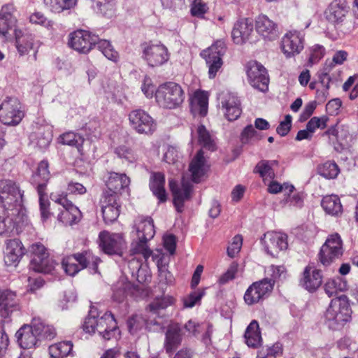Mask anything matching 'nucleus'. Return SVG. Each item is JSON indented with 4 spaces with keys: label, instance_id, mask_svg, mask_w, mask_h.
<instances>
[{
    "label": "nucleus",
    "instance_id": "2",
    "mask_svg": "<svg viewBox=\"0 0 358 358\" xmlns=\"http://www.w3.org/2000/svg\"><path fill=\"white\" fill-rule=\"evenodd\" d=\"M351 309L348 299L341 295L331 301L325 312V321L330 329H339L351 318Z\"/></svg>",
    "mask_w": 358,
    "mask_h": 358
},
{
    "label": "nucleus",
    "instance_id": "47",
    "mask_svg": "<svg viewBox=\"0 0 358 358\" xmlns=\"http://www.w3.org/2000/svg\"><path fill=\"white\" fill-rule=\"evenodd\" d=\"M199 135V142L203 148L213 151L216 149L215 143L209 131L204 125H200L197 129Z\"/></svg>",
    "mask_w": 358,
    "mask_h": 358
},
{
    "label": "nucleus",
    "instance_id": "8",
    "mask_svg": "<svg viewBox=\"0 0 358 358\" xmlns=\"http://www.w3.org/2000/svg\"><path fill=\"white\" fill-rule=\"evenodd\" d=\"M248 80L251 86L261 92L268 89L269 78L264 66L257 61L249 62L246 66Z\"/></svg>",
    "mask_w": 358,
    "mask_h": 358
},
{
    "label": "nucleus",
    "instance_id": "33",
    "mask_svg": "<svg viewBox=\"0 0 358 358\" xmlns=\"http://www.w3.org/2000/svg\"><path fill=\"white\" fill-rule=\"evenodd\" d=\"M18 305L16 294L10 290H0V308L1 315L4 317L8 316L9 313L16 308Z\"/></svg>",
    "mask_w": 358,
    "mask_h": 358
},
{
    "label": "nucleus",
    "instance_id": "26",
    "mask_svg": "<svg viewBox=\"0 0 358 358\" xmlns=\"http://www.w3.org/2000/svg\"><path fill=\"white\" fill-rule=\"evenodd\" d=\"M328 120L329 118L326 115L312 117L306 124V129L298 131L295 139L299 141L311 140L317 129H322L327 127Z\"/></svg>",
    "mask_w": 358,
    "mask_h": 358
},
{
    "label": "nucleus",
    "instance_id": "62",
    "mask_svg": "<svg viewBox=\"0 0 358 358\" xmlns=\"http://www.w3.org/2000/svg\"><path fill=\"white\" fill-rule=\"evenodd\" d=\"M325 55V48L320 45L316 44L310 48V56L309 61L312 64L318 62Z\"/></svg>",
    "mask_w": 358,
    "mask_h": 358
},
{
    "label": "nucleus",
    "instance_id": "57",
    "mask_svg": "<svg viewBox=\"0 0 358 358\" xmlns=\"http://www.w3.org/2000/svg\"><path fill=\"white\" fill-rule=\"evenodd\" d=\"M115 153L118 157L124 159L129 163H134L137 160L134 152L126 145H120L115 148Z\"/></svg>",
    "mask_w": 358,
    "mask_h": 358
},
{
    "label": "nucleus",
    "instance_id": "15",
    "mask_svg": "<svg viewBox=\"0 0 358 358\" xmlns=\"http://www.w3.org/2000/svg\"><path fill=\"white\" fill-rule=\"evenodd\" d=\"M143 57L150 66H159L169 59L167 48L161 44H150L143 50Z\"/></svg>",
    "mask_w": 358,
    "mask_h": 358
},
{
    "label": "nucleus",
    "instance_id": "30",
    "mask_svg": "<svg viewBox=\"0 0 358 358\" xmlns=\"http://www.w3.org/2000/svg\"><path fill=\"white\" fill-rule=\"evenodd\" d=\"M17 342L24 349H30L34 347L38 340L34 326L24 324L15 334Z\"/></svg>",
    "mask_w": 358,
    "mask_h": 358
},
{
    "label": "nucleus",
    "instance_id": "19",
    "mask_svg": "<svg viewBox=\"0 0 358 358\" xmlns=\"http://www.w3.org/2000/svg\"><path fill=\"white\" fill-rule=\"evenodd\" d=\"M129 184L130 179L126 174L110 172L106 181L107 189L103 193L115 195V198L119 199V195L122 194L121 191L127 188Z\"/></svg>",
    "mask_w": 358,
    "mask_h": 358
},
{
    "label": "nucleus",
    "instance_id": "25",
    "mask_svg": "<svg viewBox=\"0 0 358 358\" xmlns=\"http://www.w3.org/2000/svg\"><path fill=\"white\" fill-rule=\"evenodd\" d=\"M4 262L7 266H16L24 255V248L18 239L8 240L4 252Z\"/></svg>",
    "mask_w": 358,
    "mask_h": 358
},
{
    "label": "nucleus",
    "instance_id": "58",
    "mask_svg": "<svg viewBox=\"0 0 358 358\" xmlns=\"http://www.w3.org/2000/svg\"><path fill=\"white\" fill-rule=\"evenodd\" d=\"M24 113H0V122L8 126H16L22 120Z\"/></svg>",
    "mask_w": 358,
    "mask_h": 358
},
{
    "label": "nucleus",
    "instance_id": "6",
    "mask_svg": "<svg viewBox=\"0 0 358 358\" xmlns=\"http://www.w3.org/2000/svg\"><path fill=\"white\" fill-rule=\"evenodd\" d=\"M274 281L268 278L256 281L246 289L243 299L248 306H252L262 301L272 292Z\"/></svg>",
    "mask_w": 358,
    "mask_h": 358
},
{
    "label": "nucleus",
    "instance_id": "24",
    "mask_svg": "<svg viewBox=\"0 0 358 358\" xmlns=\"http://www.w3.org/2000/svg\"><path fill=\"white\" fill-rule=\"evenodd\" d=\"M16 9L13 3H7L0 10V35L6 36L9 30L12 29L16 22Z\"/></svg>",
    "mask_w": 358,
    "mask_h": 358
},
{
    "label": "nucleus",
    "instance_id": "23",
    "mask_svg": "<svg viewBox=\"0 0 358 358\" xmlns=\"http://www.w3.org/2000/svg\"><path fill=\"white\" fill-rule=\"evenodd\" d=\"M253 31V23L250 18H242L234 25L231 37L236 44L245 42Z\"/></svg>",
    "mask_w": 358,
    "mask_h": 358
},
{
    "label": "nucleus",
    "instance_id": "20",
    "mask_svg": "<svg viewBox=\"0 0 358 358\" xmlns=\"http://www.w3.org/2000/svg\"><path fill=\"white\" fill-rule=\"evenodd\" d=\"M182 340V329L179 324L172 323L167 327L164 348L167 354L171 355L179 347Z\"/></svg>",
    "mask_w": 358,
    "mask_h": 358
},
{
    "label": "nucleus",
    "instance_id": "18",
    "mask_svg": "<svg viewBox=\"0 0 358 358\" xmlns=\"http://www.w3.org/2000/svg\"><path fill=\"white\" fill-rule=\"evenodd\" d=\"M169 187L173 195V203L178 213L183 211L184 203L190 198L192 185L183 178L181 187H178L176 181H169Z\"/></svg>",
    "mask_w": 358,
    "mask_h": 358
},
{
    "label": "nucleus",
    "instance_id": "7",
    "mask_svg": "<svg viewBox=\"0 0 358 358\" xmlns=\"http://www.w3.org/2000/svg\"><path fill=\"white\" fill-rule=\"evenodd\" d=\"M226 51V45L224 41H217L209 48L202 52L201 55L205 58L208 67L210 78L215 77L217 71L222 67L223 62L222 57Z\"/></svg>",
    "mask_w": 358,
    "mask_h": 358
},
{
    "label": "nucleus",
    "instance_id": "14",
    "mask_svg": "<svg viewBox=\"0 0 358 358\" xmlns=\"http://www.w3.org/2000/svg\"><path fill=\"white\" fill-rule=\"evenodd\" d=\"M55 201L63 208L57 216L59 221L66 225H72L80 220L82 217L80 210L65 196L57 198Z\"/></svg>",
    "mask_w": 358,
    "mask_h": 358
},
{
    "label": "nucleus",
    "instance_id": "10",
    "mask_svg": "<svg viewBox=\"0 0 358 358\" xmlns=\"http://www.w3.org/2000/svg\"><path fill=\"white\" fill-rule=\"evenodd\" d=\"M99 245L104 253L121 256L126 244L122 234L103 231L99 234Z\"/></svg>",
    "mask_w": 358,
    "mask_h": 358
},
{
    "label": "nucleus",
    "instance_id": "16",
    "mask_svg": "<svg viewBox=\"0 0 358 358\" xmlns=\"http://www.w3.org/2000/svg\"><path fill=\"white\" fill-rule=\"evenodd\" d=\"M118 199L115 195L103 193L100 199V205L103 218L106 224H110L115 222L120 215V205L118 203Z\"/></svg>",
    "mask_w": 358,
    "mask_h": 358
},
{
    "label": "nucleus",
    "instance_id": "9",
    "mask_svg": "<svg viewBox=\"0 0 358 358\" xmlns=\"http://www.w3.org/2000/svg\"><path fill=\"white\" fill-rule=\"evenodd\" d=\"M31 251L33 255L30 263L31 269L43 273H50L54 270V262L49 258L43 245L39 243H34L31 246Z\"/></svg>",
    "mask_w": 358,
    "mask_h": 358
},
{
    "label": "nucleus",
    "instance_id": "61",
    "mask_svg": "<svg viewBox=\"0 0 358 358\" xmlns=\"http://www.w3.org/2000/svg\"><path fill=\"white\" fill-rule=\"evenodd\" d=\"M282 352V345L280 343H275L273 346L266 350V352L263 350L258 352V358L276 357Z\"/></svg>",
    "mask_w": 358,
    "mask_h": 358
},
{
    "label": "nucleus",
    "instance_id": "17",
    "mask_svg": "<svg viewBox=\"0 0 358 358\" xmlns=\"http://www.w3.org/2000/svg\"><path fill=\"white\" fill-rule=\"evenodd\" d=\"M262 243L267 253L273 257L276 256L280 251L286 250L288 246L287 235L275 231L266 233Z\"/></svg>",
    "mask_w": 358,
    "mask_h": 358
},
{
    "label": "nucleus",
    "instance_id": "48",
    "mask_svg": "<svg viewBox=\"0 0 358 358\" xmlns=\"http://www.w3.org/2000/svg\"><path fill=\"white\" fill-rule=\"evenodd\" d=\"M16 48L19 54L22 56L29 53L33 48L34 38L31 35L24 34L16 36Z\"/></svg>",
    "mask_w": 358,
    "mask_h": 358
},
{
    "label": "nucleus",
    "instance_id": "28",
    "mask_svg": "<svg viewBox=\"0 0 358 358\" xmlns=\"http://www.w3.org/2000/svg\"><path fill=\"white\" fill-rule=\"evenodd\" d=\"M322 276L319 270L310 265L305 268L301 284L306 289L314 292L322 285Z\"/></svg>",
    "mask_w": 358,
    "mask_h": 358
},
{
    "label": "nucleus",
    "instance_id": "53",
    "mask_svg": "<svg viewBox=\"0 0 358 358\" xmlns=\"http://www.w3.org/2000/svg\"><path fill=\"white\" fill-rule=\"evenodd\" d=\"M148 240H143V238H138V241L133 242L131 248V253L133 255L141 254L145 259L149 258L152 252L148 247Z\"/></svg>",
    "mask_w": 358,
    "mask_h": 358
},
{
    "label": "nucleus",
    "instance_id": "63",
    "mask_svg": "<svg viewBox=\"0 0 358 358\" xmlns=\"http://www.w3.org/2000/svg\"><path fill=\"white\" fill-rule=\"evenodd\" d=\"M238 264L233 262L227 271L220 276L219 282L222 285L226 284L229 281L235 278V275L238 271Z\"/></svg>",
    "mask_w": 358,
    "mask_h": 358
},
{
    "label": "nucleus",
    "instance_id": "35",
    "mask_svg": "<svg viewBox=\"0 0 358 358\" xmlns=\"http://www.w3.org/2000/svg\"><path fill=\"white\" fill-rule=\"evenodd\" d=\"M135 228L138 238L150 240L155 236L154 224L150 217L141 219L138 222H136Z\"/></svg>",
    "mask_w": 358,
    "mask_h": 358
},
{
    "label": "nucleus",
    "instance_id": "64",
    "mask_svg": "<svg viewBox=\"0 0 358 358\" xmlns=\"http://www.w3.org/2000/svg\"><path fill=\"white\" fill-rule=\"evenodd\" d=\"M292 117L290 115H287L282 121L280 122L278 127L276 129V132L281 136H285L291 129Z\"/></svg>",
    "mask_w": 358,
    "mask_h": 358
},
{
    "label": "nucleus",
    "instance_id": "32",
    "mask_svg": "<svg viewBox=\"0 0 358 358\" xmlns=\"http://www.w3.org/2000/svg\"><path fill=\"white\" fill-rule=\"evenodd\" d=\"M165 176L161 172H152L150 178V188L153 194L161 202L166 200V190L164 188Z\"/></svg>",
    "mask_w": 358,
    "mask_h": 358
},
{
    "label": "nucleus",
    "instance_id": "49",
    "mask_svg": "<svg viewBox=\"0 0 358 358\" xmlns=\"http://www.w3.org/2000/svg\"><path fill=\"white\" fill-rule=\"evenodd\" d=\"M334 67V62L327 59L322 68L317 73L319 80L326 90L329 89V84L331 81L329 73Z\"/></svg>",
    "mask_w": 358,
    "mask_h": 358
},
{
    "label": "nucleus",
    "instance_id": "54",
    "mask_svg": "<svg viewBox=\"0 0 358 358\" xmlns=\"http://www.w3.org/2000/svg\"><path fill=\"white\" fill-rule=\"evenodd\" d=\"M99 315H96V309L91 308L88 317L85 319L83 329L87 333L94 334L96 331V324H98Z\"/></svg>",
    "mask_w": 358,
    "mask_h": 358
},
{
    "label": "nucleus",
    "instance_id": "12",
    "mask_svg": "<svg viewBox=\"0 0 358 358\" xmlns=\"http://www.w3.org/2000/svg\"><path fill=\"white\" fill-rule=\"evenodd\" d=\"M255 29L264 40L268 41H275L280 35L278 24L264 14L256 17Z\"/></svg>",
    "mask_w": 358,
    "mask_h": 358
},
{
    "label": "nucleus",
    "instance_id": "59",
    "mask_svg": "<svg viewBox=\"0 0 358 358\" xmlns=\"http://www.w3.org/2000/svg\"><path fill=\"white\" fill-rule=\"evenodd\" d=\"M192 1L191 14L196 17L203 18L204 14L208 11L207 5L201 0H190Z\"/></svg>",
    "mask_w": 358,
    "mask_h": 358
},
{
    "label": "nucleus",
    "instance_id": "31",
    "mask_svg": "<svg viewBox=\"0 0 358 358\" xmlns=\"http://www.w3.org/2000/svg\"><path fill=\"white\" fill-rule=\"evenodd\" d=\"M327 136L330 143L333 144L336 141L338 145H334V148L337 151H341L345 146V143L349 136V132L344 126L338 128L333 126L322 134V136Z\"/></svg>",
    "mask_w": 358,
    "mask_h": 358
},
{
    "label": "nucleus",
    "instance_id": "36",
    "mask_svg": "<svg viewBox=\"0 0 358 358\" xmlns=\"http://www.w3.org/2000/svg\"><path fill=\"white\" fill-rule=\"evenodd\" d=\"M246 344L251 348H257L262 342V336L259 324L252 320L248 326L244 335Z\"/></svg>",
    "mask_w": 358,
    "mask_h": 358
},
{
    "label": "nucleus",
    "instance_id": "11",
    "mask_svg": "<svg viewBox=\"0 0 358 358\" xmlns=\"http://www.w3.org/2000/svg\"><path fill=\"white\" fill-rule=\"evenodd\" d=\"M97 42L98 36L92 34L88 31L79 29L69 35V45L80 53L89 52L94 46H96Z\"/></svg>",
    "mask_w": 358,
    "mask_h": 358
},
{
    "label": "nucleus",
    "instance_id": "4",
    "mask_svg": "<svg viewBox=\"0 0 358 358\" xmlns=\"http://www.w3.org/2000/svg\"><path fill=\"white\" fill-rule=\"evenodd\" d=\"M48 166L47 161H41L38 166L37 172L32 176V183L36 186L39 196L40 211L43 221L46 220L50 215L48 210L49 201L45 192L50 177Z\"/></svg>",
    "mask_w": 358,
    "mask_h": 358
},
{
    "label": "nucleus",
    "instance_id": "13",
    "mask_svg": "<svg viewBox=\"0 0 358 358\" xmlns=\"http://www.w3.org/2000/svg\"><path fill=\"white\" fill-rule=\"evenodd\" d=\"M303 36L297 31L286 33L281 41V48L287 57L299 54L303 49Z\"/></svg>",
    "mask_w": 358,
    "mask_h": 358
},
{
    "label": "nucleus",
    "instance_id": "22",
    "mask_svg": "<svg viewBox=\"0 0 358 358\" xmlns=\"http://www.w3.org/2000/svg\"><path fill=\"white\" fill-rule=\"evenodd\" d=\"M96 326L97 333L104 340L113 338L118 330L116 321L111 313H106L103 316L99 317Z\"/></svg>",
    "mask_w": 358,
    "mask_h": 358
},
{
    "label": "nucleus",
    "instance_id": "52",
    "mask_svg": "<svg viewBox=\"0 0 358 358\" xmlns=\"http://www.w3.org/2000/svg\"><path fill=\"white\" fill-rule=\"evenodd\" d=\"M32 141H35L36 144L41 149L46 148L51 140L52 135L49 130L39 129L34 134L31 136Z\"/></svg>",
    "mask_w": 358,
    "mask_h": 358
},
{
    "label": "nucleus",
    "instance_id": "27",
    "mask_svg": "<svg viewBox=\"0 0 358 358\" xmlns=\"http://www.w3.org/2000/svg\"><path fill=\"white\" fill-rule=\"evenodd\" d=\"M203 154L204 153L202 150H199L192 159L189 166V171L191 173L192 180L196 183L201 181V178L205 175L208 168Z\"/></svg>",
    "mask_w": 358,
    "mask_h": 358
},
{
    "label": "nucleus",
    "instance_id": "1",
    "mask_svg": "<svg viewBox=\"0 0 358 358\" xmlns=\"http://www.w3.org/2000/svg\"><path fill=\"white\" fill-rule=\"evenodd\" d=\"M23 192L12 180L0 182V234H6L18 224L24 215Z\"/></svg>",
    "mask_w": 358,
    "mask_h": 358
},
{
    "label": "nucleus",
    "instance_id": "38",
    "mask_svg": "<svg viewBox=\"0 0 358 358\" xmlns=\"http://www.w3.org/2000/svg\"><path fill=\"white\" fill-rule=\"evenodd\" d=\"M175 299L169 295L157 297L149 304L148 310L153 315L162 317L163 315H161V311L173 305Z\"/></svg>",
    "mask_w": 358,
    "mask_h": 358
},
{
    "label": "nucleus",
    "instance_id": "34",
    "mask_svg": "<svg viewBox=\"0 0 358 358\" xmlns=\"http://www.w3.org/2000/svg\"><path fill=\"white\" fill-rule=\"evenodd\" d=\"M321 206L327 214L333 216H339L343 213V206L339 197L336 195L324 196L322 200Z\"/></svg>",
    "mask_w": 358,
    "mask_h": 358
},
{
    "label": "nucleus",
    "instance_id": "50",
    "mask_svg": "<svg viewBox=\"0 0 358 358\" xmlns=\"http://www.w3.org/2000/svg\"><path fill=\"white\" fill-rule=\"evenodd\" d=\"M317 171L318 173L324 178L332 179L336 178L340 170L335 162L328 161L320 164L317 168Z\"/></svg>",
    "mask_w": 358,
    "mask_h": 358
},
{
    "label": "nucleus",
    "instance_id": "21",
    "mask_svg": "<svg viewBox=\"0 0 358 358\" xmlns=\"http://www.w3.org/2000/svg\"><path fill=\"white\" fill-rule=\"evenodd\" d=\"M129 121L133 128L138 133H152L156 124L148 113H129Z\"/></svg>",
    "mask_w": 358,
    "mask_h": 358
},
{
    "label": "nucleus",
    "instance_id": "5",
    "mask_svg": "<svg viewBox=\"0 0 358 358\" xmlns=\"http://www.w3.org/2000/svg\"><path fill=\"white\" fill-rule=\"evenodd\" d=\"M343 254V241L338 233L329 235L318 254L319 262L324 266L330 265Z\"/></svg>",
    "mask_w": 358,
    "mask_h": 358
},
{
    "label": "nucleus",
    "instance_id": "43",
    "mask_svg": "<svg viewBox=\"0 0 358 358\" xmlns=\"http://www.w3.org/2000/svg\"><path fill=\"white\" fill-rule=\"evenodd\" d=\"M222 108L227 111L236 112L241 111V101L238 98L231 93L222 94L221 97Z\"/></svg>",
    "mask_w": 358,
    "mask_h": 358
},
{
    "label": "nucleus",
    "instance_id": "45",
    "mask_svg": "<svg viewBox=\"0 0 358 358\" xmlns=\"http://www.w3.org/2000/svg\"><path fill=\"white\" fill-rule=\"evenodd\" d=\"M43 3L51 11L61 13L74 6L76 0H43Z\"/></svg>",
    "mask_w": 358,
    "mask_h": 358
},
{
    "label": "nucleus",
    "instance_id": "60",
    "mask_svg": "<svg viewBox=\"0 0 358 358\" xmlns=\"http://www.w3.org/2000/svg\"><path fill=\"white\" fill-rule=\"evenodd\" d=\"M7 112H21V105L17 98H8L0 105V110Z\"/></svg>",
    "mask_w": 358,
    "mask_h": 358
},
{
    "label": "nucleus",
    "instance_id": "41",
    "mask_svg": "<svg viewBox=\"0 0 358 358\" xmlns=\"http://www.w3.org/2000/svg\"><path fill=\"white\" fill-rule=\"evenodd\" d=\"M347 281L341 278L337 277L333 279L329 280L324 285V291L326 294L329 296L336 295L338 292H343L348 289Z\"/></svg>",
    "mask_w": 358,
    "mask_h": 358
},
{
    "label": "nucleus",
    "instance_id": "42",
    "mask_svg": "<svg viewBox=\"0 0 358 358\" xmlns=\"http://www.w3.org/2000/svg\"><path fill=\"white\" fill-rule=\"evenodd\" d=\"M72 349L71 341L59 342L49 347V354L51 358H64L71 353Z\"/></svg>",
    "mask_w": 358,
    "mask_h": 358
},
{
    "label": "nucleus",
    "instance_id": "46",
    "mask_svg": "<svg viewBox=\"0 0 358 358\" xmlns=\"http://www.w3.org/2000/svg\"><path fill=\"white\" fill-rule=\"evenodd\" d=\"M150 322H146V320L140 315H132L127 320V327L131 334H137L144 327L150 328Z\"/></svg>",
    "mask_w": 358,
    "mask_h": 358
},
{
    "label": "nucleus",
    "instance_id": "39",
    "mask_svg": "<svg viewBox=\"0 0 358 358\" xmlns=\"http://www.w3.org/2000/svg\"><path fill=\"white\" fill-rule=\"evenodd\" d=\"M38 338L52 339L56 335L55 329L46 324L41 318H34L31 322Z\"/></svg>",
    "mask_w": 358,
    "mask_h": 358
},
{
    "label": "nucleus",
    "instance_id": "40",
    "mask_svg": "<svg viewBox=\"0 0 358 358\" xmlns=\"http://www.w3.org/2000/svg\"><path fill=\"white\" fill-rule=\"evenodd\" d=\"M192 112H207L208 94L203 91H196L190 99Z\"/></svg>",
    "mask_w": 358,
    "mask_h": 358
},
{
    "label": "nucleus",
    "instance_id": "3",
    "mask_svg": "<svg viewBox=\"0 0 358 358\" xmlns=\"http://www.w3.org/2000/svg\"><path fill=\"white\" fill-rule=\"evenodd\" d=\"M155 99L159 106L174 109L183 102L185 95L182 87L178 84L168 82L158 87L155 92Z\"/></svg>",
    "mask_w": 358,
    "mask_h": 358
},
{
    "label": "nucleus",
    "instance_id": "29",
    "mask_svg": "<svg viewBox=\"0 0 358 358\" xmlns=\"http://www.w3.org/2000/svg\"><path fill=\"white\" fill-rule=\"evenodd\" d=\"M348 11V6L345 0H334L327 9V19L333 23H338L343 20Z\"/></svg>",
    "mask_w": 358,
    "mask_h": 358
},
{
    "label": "nucleus",
    "instance_id": "51",
    "mask_svg": "<svg viewBox=\"0 0 358 358\" xmlns=\"http://www.w3.org/2000/svg\"><path fill=\"white\" fill-rule=\"evenodd\" d=\"M96 45L107 59L115 62L117 61L119 58L118 52L114 50L108 41L101 40L98 38V42L96 43Z\"/></svg>",
    "mask_w": 358,
    "mask_h": 358
},
{
    "label": "nucleus",
    "instance_id": "44",
    "mask_svg": "<svg viewBox=\"0 0 358 358\" xmlns=\"http://www.w3.org/2000/svg\"><path fill=\"white\" fill-rule=\"evenodd\" d=\"M276 164V161L262 160L255 166V171L259 173L264 182L273 179L275 176L272 166Z\"/></svg>",
    "mask_w": 358,
    "mask_h": 358
},
{
    "label": "nucleus",
    "instance_id": "37",
    "mask_svg": "<svg viewBox=\"0 0 358 358\" xmlns=\"http://www.w3.org/2000/svg\"><path fill=\"white\" fill-rule=\"evenodd\" d=\"M73 257L76 259V262H78L81 269L90 267L95 272L97 271L98 264L100 262V259L95 257L90 251H84L81 253H76L73 255Z\"/></svg>",
    "mask_w": 358,
    "mask_h": 358
},
{
    "label": "nucleus",
    "instance_id": "56",
    "mask_svg": "<svg viewBox=\"0 0 358 358\" xmlns=\"http://www.w3.org/2000/svg\"><path fill=\"white\" fill-rule=\"evenodd\" d=\"M94 8L103 15L110 16L113 14L112 0H94Z\"/></svg>",
    "mask_w": 358,
    "mask_h": 358
},
{
    "label": "nucleus",
    "instance_id": "55",
    "mask_svg": "<svg viewBox=\"0 0 358 358\" xmlns=\"http://www.w3.org/2000/svg\"><path fill=\"white\" fill-rule=\"evenodd\" d=\"M62 266L66 273L71 276L75 275L81 270L73 255L64 258L62 262Z\"/></svg>",
    "mask_w": 358,
    "mask_h": 358
}]
</instances>
